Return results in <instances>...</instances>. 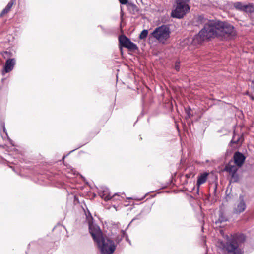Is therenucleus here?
Returning a JSON list of instances; mask_svg holds the SVG:
<instances>
[{
    "instance_id": "obj_22",
    "label": "nucleus",
    "mask_w": 254,
    "mask_h": 254,
    "mask_svg": "<svg viewBox=\"0 0 254 254\" xmlns=\"http://www.w3.org/2000/svg\"><path fill=\"white\" fill-rule=\"evenodd\" d=\"M175 68L176 71H178L180 70V62L176 61L175 64Z\"/></svg>"
},
{
    "instance_id": "obj_28",
    "label": "nucleus",
    "mask_w": 254,
    "mask_h": 254,
    "mask_svg": "<svg viewBox=\"0 0 254 254\" xmlns=\"http://www.w3.org/2000/svg\"><path fill=\"white\" fill-rule=\"evenodd\" d=\"M9 140L10 141V144L14 146V144H13V141L10 138H9Z\"/></svg>"
},
{
    "instance_id": "obj_30",
    "label": "nucleus",
    "mask_w": 254,
    "mask_h": 254,
    "mask_svg": "<svg viewBox=\"0 0 254 254\" xmlns=\"http://www.w3.org/2000/svg\"><path fill=\"white\" fill-rule=\"evenodd\" d=\"M190 110V109L189 108L188 110H186V112L188 114V116H189V114Z\"/></svg>"
},
{
    "instance_id": "obj_9",
    "label": "nucleus",
    "mask_w": 254,
    "mask_h": 254,
    "mask_svg": "<svg viewBox=\"0 0 254 254\" xmlns=\"http://www.w3.org/2000/svg\"><path fill=\"white\" fill-rule=\"evenodd\" d=\"M16 64V60L14 58L8 59L5 62L3 72L8 73L12 71Z\"/></svg>"
},
{
    "instance_id": "obj_23",
    "label": "nucleus",
    "mask_w": 254,
    "mask_h": 254,
    "mask_svg": "<svg viewBox=\"0 0 254 254\" xmlns=\"http://www.w3.org/2000/svg\"><path fill=\"white\" fill-rule=\"evenodd\" d=\"M128 0H119L120 2L122 4H127Z\"/></svg>"
},
{
    "instance_id": "obj_5",
    "label": "nucleus",
    "mask_w": 254,
    "mask_h": 254,
    "mask_svg": "<svg viewBox=\"0 0 254 254\" xmlns=\"http://www.w3.org/2000/svg\"><path fill=\"white\" fill-rule=\"evenodd\" d=\"M176 7L172 10L171 16L174 18L181 19L183 18L190 10L188 4L180 1H176Z\"/></svg>"
},
{
    "instance_id": "obj_15",
    "label": "nucleus",
    "mask_w": 254,
    "mask_h": 254,
    "mask_svg": "<svg viewBox=\"0 0 254 254\" xmlns=\"http://www.w3.org/2000/svg\"><path fill=\"white\" fill-rule=\"evenodd\" d=\"M241 137L238 135L236 134L235 132H234V135L232 138V140L230 142L231 144H238L239 142H242L241 141Z\"/></svg>"
},
{
    "instance_id": "obj_10",
    "label": "nucleus",
    "mask_w": 254,
    "mask_h": 254,
    "mask_svg": "<svg viewBox=\"0 0 254 254\" xmlns=\"http://www.w3.org/2000/svg\"><path fill=\"white\" fill-rule=\"evenodd\" d=\"M233 158L236 165L238 167H241L243 164L246 157L242 153L236 152L234 155Z\"/></svg>"
},
{
    "instance_id": "obj_31",
    "label": "nucleus",
    "mask_w": 254,
    "mask_h": 254,
    "mask_svg": "<svg viewBox=\"0 0 254 254\" xmlns=\"http://www.w3.org/2000/svg\"><path fill=\"white\" fill-rule=\"evenodd\" d=\"M1 136H2L3 138H4V136H3V134H2V132H1Z\"/></svg>"
},
{
    "instance_id": "obj_27",
    "label": "nucleus",
    "mask_w": 254,
    "mask_h": 254,
    "mask_svg": "<svg viewBox=\"0 0 254 254\" xmlns=\"http://www.w3.org/2000/svg\"><path fill=\"white\" fill-rule=\"evenodd\" d=\"M249 96L252 100H254V97L253 96H252V95H250Z\"/></svg>"
},
{
    "instance_id": "obj_6",
    "label": "nucleus",
    "mask_w": 254,
    "mask_h": 254,
    "mask_svg": "<svg viewBox=\"0 0 254 254\" xmlns=\"http://www.w3.org/2000/svg\"><path fill=\"white\" fill-rule=\"evenodd\" d=\"M119 41L121 46L127 48L129 50H135L137 49V45L132 42L125 35H121L119 37Z\"/></svg>"
},
{
    "instance_id": "obj_1",
    "label": "nucleus",
    "mask_w": 254,
    "mask_h": 254,
    "mask_svg": "<svg viewBox=\"0 0 254 254\" xmlns=\"http://www.w3.org/2000/svg\"><path fill=\"white\" fill-rule=\"evenodd\" d=\"M198 21L203 25V28L192 38L185 39L183 45H196L216 37L232 38L236 35L234 27L227 22L209 20L202 16L198 17Z\"/></svg>"
},
{
    "instance_id": "obj_26",
    "label": "nucleus",
    "mask_w": 254,
    "mask_h": 254,
    "mask_svg": "<svg viewBox=\"0 0 254 254\" xmlns=\"http://www.w3.org/2000/svg\"><path fill=\"white\" fill-rule=\"evenodd\" d=\"M251 87L253 89L254 91V79L252 81Z\"/></svg>"
},
{
    "instance_id": "obj_14",
    "label": "nucleus",
    "mask_w": 254,
    "mask_h": 254,
    "mask_svg": "<svg viewBox=\"0 0 254 254\" xmlns=\"http://www.w3.org/2000/svg\"><path fill=\"white\" fill-rule=\"evenodd\" d=\"M225 170L229 172V173L230 174L235 172H237L238 171V168L236 166L229 163L226 165L225 167Z\"/></svg>"
},
{
    "instance_id": "obj_25",
    "label": "nucleus",
    "mask_w": 254,
    "mask_h": 254,
    "mask_svg": "<svg viewBox=\"0 0 254 254\" xmlns=\"http://www.w3.org/2000/svg\"><path fill=\"white\" fill-rule=\"evenodd\" d=\"M190 0H176V1H180L187 4H188V2H189Z\"/></svg>"
},
{
    "instance_id": "obj_13",
    "label": "nucleus",
    "mask_w": 254,
    "mask_h": 254,
    "mask_svg": "<svg viewBox=\"0 0 254 254\" xmlns=\"http://www.w3.org/2000/svg\"><path fill=\"white\" fill-rule=\"evenodd\" d=\"M127 8L129 12L133 14L137 13L139 11V9L137 6L132 3H127Z\"/></svg>"
},
{
    "instance_id": "obj_18",
    "label": "nucleus",
    "mask_w": 254,
    "mask_h": 254,
    "mask_svg": "<svg viewBox=\"0 0 254 254\" xmlns=\"http://www.w3.org/2000/svg\"><path fill=\"white\" fill-rule=\"evenodd\" d=\"M227 221V218L224 216L223 212L220 211L219 214V218L217 221H216V223H222L223 222Z\"/></svg>"
},
{
    "instance_id": "obj_12",
    "label": "nucleus",
    "mask_w": 254,
    "mask_h": 254,
    "mask_svg": "<svg viewBox=\"0 0 254 254\" xmlns=\"http://www.w3.org/2000/svg\"><path fill=\"white\" fill-rule=\"evenodd\" d=\"M16 0H10L5 8L1 11L0 16H2L7 14L10 10L13 4L15 3Z\"/></svg>"
},
{
    "instance_id": "obj_24",
    "label": "nucleus",
    "mask_w": 254,
    "mask_h": 254,
    "mask_svg": "<svg viewBox=\"0 0 254 254\" xmlns=\"http://www.w3.org/2000/svg\"><path fill=\"white\" fill-rule=\"evenodd\" d=\"M122 235H123V237H124V236H126V240L127 241H128V236L127 235V234H126V232L125 230H122Z\"/></svg>"
},
{
    "instance_id": "obj_4",
    "label": "nucleus",
    "mask_w": 254,
    "mask_h": 254,
    "mask_svg": "<svg viewBox=\"0 0 254 254\" xmlns=\"http://www.w3.org/2000/svg\"><path fill=\"white\" fill-rule=\"evenodd\" d=\"M171 30L167 25H162L156 27L151 33L150 36L157 40L159 43L165 44L170 37Z\"/></svg>"
},
{
    "instance_id": "obj_11",
    "label": "nucleus",
    "mask_w": 254,
    "mask_h": 254,
    "mask_svg": "<svg viewBox=\"0 0 254 254\" xmlns=\"http://www.w3.org/2000/svg\"><path fill=\"white\" fill-rule=\"evenodd\" d=\"M208 175V173L205 172L203 174H201L198 177L197 181V185L198 186V187H199L200 185L204 184L206 181Z\"/></svg>"
},
{
    "instance_id": "obj_2",
    "label": "nucleus",
    "mask_w": 254,
    "mask_h": 254,
    "mask_svg": "<svg viewBox=\"0 0 254 254\" xmlns=\"http://www.w3.org/2000/svg\"><path fill=\"white\" fill-rule=\"evenodd\" d=\"M89 229V232L101 253L102 254H112L116 248L114 242L107 237H104L100 227L96 224L90 223Z\"/></svg>"
},
{
    "instance_id": "obj_20",
    "label": "nucleus",
    "mask_w": 254,
    "mask_h": 254,
    "mask_svg": "<svg viewBox=\"0 0 254 254\" xmlns=\"http://www.w3.org/2000/svg\"><path fill=\"white\" fill-rule=\"evenodd\" d=\"M148 33V32L147 30H146V29L143 30V31H142V32H141V33L139 35V38L140 39H145L147 36Z\"/></svg>"
},
{
    "instance_id": "obj_21",
    "label": "nucleus",
    "mask_w": 254,
    "mask_h": 254,
    "mask_svg": "<svg viewBox=\"0 0 254 254\" xmlns=\"http://www.w3.org/2000/svg\"><path fill=\"white\" fill-rule=\"evenodd\" d=\"M0 127H1L3 129V133H4L5 134L6 136H7V132L6 131V129H5V127L4 123H3V122L0 123Z\"/></svg>"
},
{
    "instance_id": "obj_19",
    "label": "nucleus",
    "mask_w": 254,
    "mask_h": 254,
    "mask_svg": "<svg viewBox=\"0 0 254 254\" xmlns=\"http://www.w3.org/2000/svg\"><path fill=\"white\" fill-rule=\"evenodd\" d=\"M230 175L231 176V181L233 182H237L239 181V175L237 172L230 174Z\"/></svg>"
},
{
    "instance_id": "obj_3",
    "label": "nucleus",
    "mask_w": 254,
    "mask_h": 254,
    "mask_svg": "<svg viewBox=\"0 0 254 254\" xmlns=\"http://www.w3.org/2000/svg\"><path fill=\"white\" fill-rule=\"evenodd\" d=\"M245 239V236L242 234L231 235L230 238L228 237L226 242H218V247L230 254H243L238 246L239 243L243 242Z\"/></svg>"
},
{
    "instance_id": "obj_7",
    "label": "nucleus",
    "mask_w": 254,
    "mask_h": 254,
    "mask_svg": "<svg viewBox=\"0 0 254 254\" xmlns=\"http://www.w3.org/2000/svg\"><path fill=\"white\" fill-rule=\"evenodd\" d=\"M246 208V204L244 200L243 195H240L239 199L234 208V212L235 214H238L244 212Z\"/></svg>"
},
{
    "instance_id": "obj_8",
    "label": "nucleus",
    "mask_w": 254,
    "mask_h": 254,
    "mask_svg": "<svg viewBox=\"0 0 254 254\" xmlns=\"http://www.w3.org/2000/svg\"><path fill=\"white\" fill-rule=\"evenodd\" d=\"M99 195L105 201L111 200L115 195H119L118 193H115L112 196L109 192V190L107 188H103L99 190Z\"/></svg>"
},
{
    "instance_id": "obj_29",
    "label": "nucleus",
    "mask_w": 254,
    "mask_h": 254,
    "mask_svg": "<svg viewBox=\"0 0 254 254\" xmlns=\"http://www.w3.org/2000/svg\"><path fill=\"white\" fill-rule=\"evenodd\" d=\"M122 240V238H120L119 239H117L116 241L117 242V243H119Z\"/></svg>"
},
{
    "instance_id": "obj_16",
    "label": "nucleus",
    "mask_w": 254,
    "mask_h": 254,
    "mask_svg": "<svg viewBox=\"0 0 254 254\" xmlns=\"http://www.w3.org/2000/svg\"><path fill=\"white\" fill-rule=\"evenodd\" d=\"M244 11L254 14V6L252 4H245Z\"/></svg>"
},
{
    "instance_id": "obj_17",
    "label": "nucleus",
    "mask_w": 254,
    "mask_h": 254,
    "mask_svg": "<svg viewBox=\"0 0 254 254\" xmlns=\"http://www.w3.org/2000/svg\"><path fill=\"white\" fill-rule=\"evenodd\" d=\"M233 6L235 9L238 10L244 11L245 4L241 2H236L233 4Z\"/></svg>"
}]
</instances>
